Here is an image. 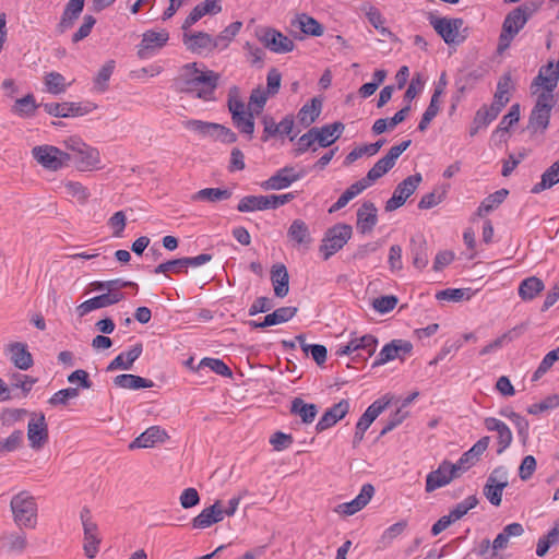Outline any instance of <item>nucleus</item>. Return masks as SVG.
Returning a JSON list of instances; mask_svg holds the SVG:
<instances>
[{"instance_id":"1","label":"nucleus","mask_w":559,"mask_h":559,"mask_svg":"<svg viewBox=\"0 0 559 559\" xmlns=\"http://www.w3.org/2000/svg\"><path fill=\"white\" fill-rule=\"evenodd\" d=\"M183 86L181 91L192 93L204 102L215 100V90L218 86L219 74L206 69H200L197 62L182 67Z\"/></svg>"},{"instance_id":"2","label":"nucleus","mask_w":559,"mask_h":559,"mask_svg":"<svg viewBox=\"0 0 559 559\" xmlns=\"http://www.w3.org/2000/svg\"><path fill=\"white\" fill-rule=\"evenodd\" d=\"M69 163L72 162L80 171L100 168V153L96 147L84 143L80 138L71 136L63 141Z\"/></svg>"},{"instance_id":"3","label":"nucleus","mask_w":559,"mask_h":559,"mask_svg":"<svg viewBox=\"0 0 559 559\" xmlns=\"http://www.w3.org/2000/svg\"><path fill=\"white\" fill-rule=\"evenodd\" d=\"M552 62L543 66L531 84V92L537 95L535 107L552 109L555 97L554 91L558 85V73L551 71Z\"/></svg>"},{"instance_id":"4","label":"nucleus","mask_w":559,"mask_h":559,"mask_svg":"<svg viewBox=\"0 0 559 559\" xmlns=\"http://www.w3.org/2000/svg\"><path fill=\"white\" fill-rule=\"evenodd\" d=\"M536 11V7L531 3H524L513 9L504 19L502 31L499 37V50L509 47L514 36L524 27L531 15Z\"/></svg>"},{"instance_id":"5","label":"nucleus","mask_w":559,"mask_h":559,"mask_svg":"<svg viewBox=\"0 0 559 559\" xmlns=\"http://www.w3.org/2000/svg\"><path fill=\"white\" fill-rule=\"evenodd\" d=\"M13 520L20 527L35 528L37 525V503L27 491L14 495L10 502Z\"/></svg>"},{"instance_id":"6","label":"nucleus","mask_w":559,"mask_h":559,"mask_svg":"<svg viewBox=\"0 0 559 559\" xmlns=\"http://www.w3.org/2000/svg\"><path fill=\"white\" fill-rule=\"evenodd\" d=\"M430 24L438 35L449 46H457L466 39L465 31H462L464 21L462 19L430 17Z\"/></svg>"},{"instance_id":"7","label":"nucleus","mask_w":559,"mask_h":559,"mask_svg":"<svg viewBox=\"0 0 559 559\" xmlns=\"http://www.w3.org/2000/svg\"><path fill=\"white\" fill-rule=\"evenodd\" d=\"M352 234V226L347 224H336L329 228L320 246V252L323 253V259L328 260L340 251L350 239Z\"/></svg>"},{"instance_id":"8","label":"nucleus","mask_w":559,"mask_h":559,"mask_svg":"<svg viewBox=\"0 0 559 559\" xmlns=\"http://www.w3.org/2000/svg\"><path fill=\"white\" fill-rule=\"evenodd\" d=\"M32 156L40 166L51 171H57L69 165L67 152L53 145L34 146Z\"/></svg>"},{"instance_id":"9","label":"nucleus","mask_w":559,"mask_h":559,"mask_svg":"<svg viewBox=\"0 0 559 559\" xmlns=\"http://www.w3.org/2000/svg\"><path fill=\"white\" fill-rule=\"evenodd\" d=\"M81 521L84 532L83 550L87 558H95L99 551V544L102 538L98 533L97 524L92 520L88 509L84 508L81 511Z\"/></svg>"},{"instance_id":"10","label":"nucleus","mask_w":559,"mask_h":559,"mask_svg":"<svg viewBox=\"0 0 559 559\" xmlns=\"http://www.w3.org/2000/svg\"><path fill=\"white\" fill-rule=\"evenodd\" d=\"M48 425L44 413H32L27 425L29 447L35 451H39L48 442Z\"/></svg>"},{"instance_id":"11","label":"nucleus","mask_w":559,"mask_h":559,"mask_svg":"<svg viewBox=\"0 0 559 559\" xmlns=\"http://www.w3.org/2000/svg\"><path fill=\"white\" fill-rule=\"evenodd\" d=\"M462 472L455 464L443 461L436 471L430 472L426 478V491L432 492L438 488L449 485L453 479L457 478Z\"/></svg>"},{"instance_id":"12","label":"nucleus","mask_w":559,"mask_h":559,"mask_svg":"<svg viewBox=\"0 0 559 559\" xmlns=\"http://www.w3.org/2000/svg\"><path fill=\"white\" fill-rule=\"evenodd\" d=\"M423 178L420 174H415L400 182L393 195L385 203V211L392 212L401 207L406 200L416 191Z\"/></svg>"},{"instance_id":"13","label":"nucleus","mask_w":559,"mask_h":559,"mask_svg":"<svg viewBox=\"0 0 559 559\" xmlns=\"http://www.w3.org/2000/svg\"><path fill=\"white\" fill-rule=\"evenodd\" d=\"M259 39L266 48L276 53L290 52L295 48V44L289 37L272 28L261 33Z\"/></svg>"},{"instance_id":"14","label":"nucleus","mask_w":559,"mask_h":559,"mask_svg":"<svg viewBox=\"0 0 559 559\" xmlns=\"http://www.w3.org/2000/svg\"><path fill=\"white\" fill-rule=\"evenodd\" d=\"M413 345L408 341L393 340L391 343L382 347L377 356L374 365H383L395 358L403 359L406 355L411 354Z\"/></svg>"},{"instance_id":"15","label":"nucleus","mask_w":559,"mask_h":559,"mask_svg":"<svg viewBox=\"0 0 559 559\" xmlns=\"http://www.w3.org/2000/svg\"><path fill=\"white\" fill-rule=\"evenodd\" d=\"M300 178L301 174H297L294 167L286 166L263 181L261 187L264 190H283Z\"/></svg>"},{"instance_id":"16","label":"nucleus","mask_w":559,"mask_h":559,"mask_svg":"<svg viewBox=\"0 0 559 559\" xmlns=\"http://www.w3.org/2000/svg\"><path fill=\"white\" fill-rule=\"evenodd\" d=\"M223 503L216 500L212 506L203 509L195 518L192 519V527L204 530L213 524L219 523L224 520Z\"/></svg>"},{"instance_id":"17","label":"nucleus","mask_w":559,"mask_h":559,"mask_svg":"<svg viewBox=\"0 0 559 559\" xmlns=\"http://www.w3.org/2000/svg\"><path fill=\"white\" fill-rule=\"evenodd\" d=\"M168 439V433L159 426H152L136 437L130 444L129 449H148L158 443H164Z\"/></svg>"},{"instance_id":"18","label":"nucleus","mask_w":559,"mask_h":559,"mask_svg":"<svg viewBox=\"0 0 559 559\" xmlns=\"http://www.w3.org/2000/svg\"><path fill=\"white\" fill-rule=\"evenodd\" d=\"M484 426L488 431L497 432L498 450L497 454H502L512 443V431L506 423L495 417L484 419Z\"/></svg>"},{"instance_id":"19","label":"nucleus","mask_w":559,"mask_h":559,"mask_svg":"<svg viewBox=\"0 0 559 559\" xmlns=\"http://www.w3.org/2000/svg\"><path fill=\"white\" fill-rule=\"evenodd\" d=\"M169 34L165 29H162L159 32L146 31L143 34L141 44L139 46V57L142 59L146 58L150 52L164 47L167 44Z\"/></svg>"},{"instance_id":"20","label":"nucleus","mask_w":559,"mask_h":559,"mask_svg":"<svg viewBox=\"0 0 559 559\" xmlns=\"http://www.w3.org/2000/svg\"><path fill=\"white\" fill-rule=\"evenodd\" d=\"M374 495V487L371 484H365L359 495L349 502L338 504L335 509L337 513L353 515L362 510Z\"/></svg>"},{"instance_id":"21","label":"nucleus","mask_w":559,"mask_h":559,"mask_svg":"<svg viewBox=\"0 0 559 559\" xmlns=\"http://www.w3.org/2000/svg\"><path fill=\"white\" fill-rule=\"evenodd\" d=\"M349 412V402L347 400H342L338 403L334 404L332 407L326 409L322 417L319 419L316 425V430L318 432H322L332 426H334L338 420L343 419L347 413Z\"/></svg>"},{"instance_id":"22","label":"nucleus","mask_w":559,"mask_h":559,"mask_svg":"<svg viewBox=\"0 0 559 559\" xmlns=\"http://www.w3.org/2000/svg\"><path fill=\"white\" fill-rule=\"evenodd\" d=\"M377 338L372 335H364L359 338L352 340L347 345L340 347L336 350L337 356L352 355L357 353L359 356V352H365L367 357H370L377 347Z\"/></svg>"},{"instance_id":"23","label":"nucleus","mask_w":559,"mask_h":559,"mask_svg":"<svg viewBox=\"0 0 559 559\" xmlns=\"http://www.w3.org/2000/svg\"><path fill=\"white\" fill-rule=\"evenodd\" d=\"M378 210L376 205L366 201L357 211V230L361 234H370L378 223Z\"/></svg>"},{"instance_id":"24","label":"nucleus","mask_w":559,"mask_h":559,"mask_svg":"<svg viewBox=\"0 0 559 559\" xmlns=\"http://www.w3.org/2000/svg\"><path fill=\"white\" fill-rule=\"evenodd\" d=\"M490 442V437L485 436L480 438L468 451L462 454L460 460L455 463L460 472L464 473L474 466L480 459L481 454L487 450Z\"/></svg>"},{"instance_id":"25","label":"nucleus","mask_w":559,"mask_h":559,"mask_svg":"<svg viewBox=\"0 0 559 559\" xmlns=\"http://www.w3.org/2000/svg\"><path fill=\"white\" fill-rule=\"evenodd\" d=\"M7 352L10 356L11 362L20 370H27L34 364L33 356L28 352L27 345L25 343H10L7 346Z\"/></svg>"},{"instance_id":"26","label":"nucleus","mask_w":559,"mask_h":559,"mask_svg":"<svg viewBox=\"0 0 559 559\" xmlns=\"http://www.w3.org/2000/svg\"><path fill=\"white\" fill-rule=\"evenodd\" d=\"M183 43L190 51L198 53H201L204 50L212 51L217 47L215 38L204 32L185 34Z\"/></svg>"},{"instance_id":"27","label":"nucleus","mask_w":559,"mask_h":559,"mask_svg":"<svg viewBox=\"0 0 559 559\" xmlns=\"http://www.w3.org/2000/svg\"><path fill=\"white\" fill-rule=\"evenodd\" d=\"M85 0H69L62 12L60 22L57 25V31L63 34L72 28L75 21L79 19L83 11Z\"/></svg>"},{"instance_id":"28","label":"nucleus","mask_w":559,"mask_h":559,"mask_svg":"<svg viewBox=\"0 0 559 559\" xmlns=\"http://www.w3.org/2000/svg\"><path fill=\"white\" fill-rule=\"evenodd\" d=\"M44 109L47 114L61 118L83 116L88 112L79 103H49L44 104Z\"/></svg>"},{"instance_id":"29","label":"nucleus","mask_w":559,"mask_h":559,"mask_svg":"<svg viewBox=\"0 0 559 559\" xmlns=\"http://www.w3.org/2000/svg\"><path fill=\"white\" fill-rule=\"evenodd\" d=\"M271 282L276 297L284 298L287 296L289 292V275L284 264L277 263L272 266Z\"/></svg>"},{"instance_id":"30","label":"nucleus","mask_w":559,"mask_h":559,"mask_svg":"<svg viewBox=\"0 0 559 559\" xmlns=\"http://www.w3.org/2000/svg\"><path fill=\"white\" fill-rule=\"evenodd\" d=\"M317 130L318 144L321 147H328L332 145L336 140L342 135L345 126L340 122H333L331 124H325L321 128L313 127Z\"/></svg>"},{"instance_id":"31","label":"nucleus","mask_w":559,"mask_h":559,"mask_svg":"<svg viewBox=\"0 0 559 559\" xmlns=\"http://www.w3.org/2000/svg\"><path fill=\"white\" fill-rule=\"evenodd\" d=\"M143 346L141 343L135 344L126 354L118 355L107 367V371H114L117 369L129 370L133 362L141 356Z\"/></svg>"},{"instance_id":"32","label":"nucleus","mask_w":559,"mask_h":559,"mask_svg":"<svg viewBox=\"0 0 559 559\" xmlns=\"http://www.w3.org/2000/svg\"><path fill=\"white\" fill-rule=\"evenodd\" d=\"M523 534L524 527L521 523L508 524L493 539L491 547L495 551L506 549L512 537H520Z\"/></svg>"},{"instance_id":"33","label":"nucleus","mask_w":559,"mask_h":559,"mask_svg":"<svg viewBox=\"0 0 559 559\" xmlns=\"http://www.w3.org/2000/svg\"><path fill=\"white\" fill-rule=\"evenodd\" d=\"M290 413L299 416L304 424L309 425L313 423L318 415V407L316 404L306 403L302 399L295 397L292 401Z\"/></svg>"},{"instance_id":"34","label":"nucleus","mask_w":559,"mask_h":559,"mask_svg":"<svg viewBox=\"0 0 559 559\" xmlns=\"http://www.w3.org/2000/svg\"><path fill=\"white\" fill-rule=\"evenodd\" d=\"M411 254L413 259V265L423 270L428 265L429 255H428V245L424 238H413L411 240Z\"/></svg>"},{"instance_id":"35","label":"nucleus","mask_w":559,"mask_h":559,"mask_svg":"<svg viewBox=\"0 0 559 559\" xmlns=\"http://www.w3.org/2000/svg\"><path fill=\"white\" fill-rule=\"evenodd\" d=\"M545 288L544 282L537 276L523 280L519 286V296L524 301L533 300Z\"/></svg>"},{"instance_id":"36","label":"nucleus","mask_w":559,"mask_h":559,"mask_svg":"<svg viewBox=\"0 0 559 559\" xmlns=\"http://www.w3.org/2000/svg\"><path fill=\"white\" fill-rule=\"evenodd\" d=\"M287 237L298 246H309L311 242L310 231L302 219H294L287 230Z\"/></svg>"},{"instance_id":"37","label":"nucleus","mask_w":559,"mask_h":559,"mask_svg":"<svg viewBox=\"0 0 559 559\" xmlns=\"http://www.w3.org/2000/svg\"><path fill=\"white\" fill-rule=\"evenodd\" d=\"M231 197V192L228 189L219 188H205L191 195L193 202H209L216 203L219 201L227 200Z\"/></svg>"},{"instance_id":"38","label":"nucleus","mask_w":559,"mask_h":559,"mask_svg":"<svg viewBox=\"0 0 559 559\" xmlns=\"http://www.w3.org/2000/svg\"><path fill=\"white\" fill-rule=\"evenodd\" d=\"M322 102L319 98L313 97L309 103L305 104L300 108L297 118L302 126L309 127L320 116Z\"/></svg>"},{"instance_id":"39","label":"nucleus","mask_w":559,"mask_h":559,"mask_svg":"<svg viewBox=\"0 0 559 559\" xmlns=\"http://www.w3.org/2000/svg\"><path fill=\"white\" fill-rule=\"evenodd\" d=\"M114 383L119 388L130 390L148 389L153 386V382L151 380L131 373L117 376L114 379Z\"/></svg>"},{"instance_id":"40","label":"nucleus","mask_w":559,"mask_h":559,"mask_svg":"<svg viewBox=\"0 0 559 559\" xmlns=\"http://www.w3.org/2000/svg\"><path fill=\"white\" fill-rule=\"evenodd\" d=\"M525 326L524 324H521L519 326H515L513 328L512 330L503 333L502 335H500L499 337H497L496 340H493L492 342H490L488 345L484 346L479 354L481 356H485V355H488L495 350H498L499 348H501L506 343H509L513 340H515L516 337H519L522 332L524 331Z\"/></svg>"},{"instance_id":"41","label":"nucleus","mask_w":559,"mask_h":559,"mask_svg":"<svg viewBox=\"0 0 559 559\" xmlns=\"http://www.w3.org/2000/svg\"><path fill=\"white\" fill-rule=\"evenodd\" d=\"M550 114L551 110L547 108H539L534 106L530 115L527 129L532 132H544L549 126Z\"/></svg>"},{"instance_id":"42","label":"nucleus","mask_w":559,"mask_h":559,"mask_svg":"<svg viewBox=\"0 0 559 559\" xmlns=\"http://www.w3.org/2000/svg\"><path fill=\"white\" fill-rule=\"evenodd\" d=\"M390 400L379 399L374 401L358 420L359 428L368 429L374 419L389 406Z\"/></svg>"},{"instance_id":"43","label":"nucleus","mask_w":559,"mask_h":559,"mask_svg":"<svg viewBox=\"0 0 559 559\" xmlns=\"http://www.w3.org/2000/svg\"><path fill=\"white\" fill-rule=\"evenodd\" d=\"M293 25L298 26L304 34L309 36L318 37L324 32L323 26L316 19L305 13L297 15Z\"/></svg>"},{"instance_id":"44","label":"nucleus","mask_w":559,"mask_h":559,"mask_svg":"<svg viewBox=\"0 0 559 559\" xmlns=\"http://www.w3.org/2000/svg\"><path fill=\"white\" fill-rule=\"evenodd\" d=\"M368 187L369 186L365 182L364 179L356 181L343 192V194L337 199V201L330 207L329 212L333 213L340 211L341 209L346 206L350 200L360 194Z\"/></svg>"},{"instance_id":"45","label":"nucleus","mask_w":559,"mask_h":559,"mask_svg":"<svg viewBox=\"0 0 559 559\" xmlns=\"http://www.w3.org/2000/svg\"><path fill=\"white\" fill-rule=\"evenodd\" d=\"M559 182V160L554 163L542 175L540 182L536 183L532 188L533 193H539L546 189H549Z\"/></svg>"},{"instance_id":"46","label":"nucleus","mask_w":559,"mask_h":559,"mask_svg":"<svg viewBox=\"0 0 559 559\" xmlns=\"http://www.w3.org/2000/svg\"><path fill=\"white\" fill-rule=\"evenodd\" d=\"M509 191L506 189H501L496 191L495 193L488 195L483 200L480 205L477 209L476 215L479 217L486 216L488 213L493 211L498 205H500L504 199L507 198Z\"/></svg>"},{"instance_id":"47","label":"nucleus","mask_w":559,"mask_h":559,"mask_svg":"<svg viewBox=\"0 0 559 559\" xmlns=\"http://www.w3.org/2000/svg\"><path fill=\"white\" fill-rule=\"evenodd\" d=\"M36 108L37 105L34 95L27 94L15 100L11 111L19 117L28 118L35 115Z\"/></svg>"},{"instance_id":"48","label":"nucleus","mask_w":559,"mask_h":559,"mask_svg":"<svg viewBox=\"0 0 559 559\" xmlns=\"http://www.w3.org/2000/svg\"><path fill=\"white\" fill-rule=\"evenodd\" d=\"M109 301L106 294H102L99 296L93 297L88 300L76 306L75 311L80 318L86 316L87 313L100 309L109 307Z\"/></svg>"},{"instance_id":"49","label":"nucleus","mask_w":559,"mask_h":559,"mask_svg":"<svg viewBox=\"0 0 559 559\" xmlns=\"http://www.w3.org/2000/svg\"><path fill=\"white\" fill-rule=\"evenodd\" d=\"M448 188V185H443L441 187L436 188L432 192L425 194L420 199L418 207L421 210H428L438 205L445 199Z\"/></svg>"},{"instance_id":"50","label":"nucleus","mask_w":559,"mask_h":559,"mask_svg":"<svg viewBox=\"0 0 559 559\" xmlns=\"http://www.w3.org/2000/svg\"><path fill=\"white\" fill-rule=\"evenodd\" d=\"M501 415L508 417L512 421V424L516 428L518 436L521 439L522 443L526 444V442L528 440V428H530L528 420L525 417H523L520 414L512 412V411L511 412L502 411Z\"/></svg>"},{"instance_id":"51","label":"nucleus","mask_w":559,"mask_h":559,"mask_svg":"<svg viewBox=\"0 0 559 559\" xmlns=\"http://www.w3.org/2000/svg\"><path fill=\"white\" fill-rule=\"evenodd\" d=\"M439 99H440V91H435L431 96L430 104L427 107V109L425 110V112L421 117V120L419 121L418 130L420 132L426 131L429 123L431 122V120L438 115V112L440 110Z\"/></svg>"},{"instance_id":"52","label":"nucleus","mask_w":559,"mask_h":559,"mask_svg":"<svg viewBox=\"0 0 559 559\" xmlns=\"http://www.w3.org/2000/svg\"><path fill=\"white\" fill-rule=\"evenodd\" d=\"M204 368H209L223 377H231L233 374L230 368L223 360L217 358H203L195 368V371L201 372Z\"/></svg>"},{"instance_id":"53","label":"nucleus","mask_w":559,"mask_h":559,"mask_svg":"<svg viewBox=\"0 0 559 559\" xmlns=\"http://www.w3.org/2000/svg\"><path fill=\"white\" fill-rule=\"evenodd\" d=\"M227 105L231 119L238 118L239 114H243L246 110L245 103L241 99L240 88L238 86H231L228 90Z\"/></svg>"},{"instance_id":"54","label":"nucleus","mask_w":559,"mask_h":559,"mask_svg":"<svg viewBox=\"0 0 559 559\" xmlns=\"http://www.w3.org/2000/svg\"><path fill=\"white\" fill-rule=\"evenodd\" d=\"M298 309L296 307H281L274 312L269 313L264 317V324L275 325L289 321Z\"/></svg>"},{"instance_id":"55","label":"nucleus","mask_w":559,"mask_h":559,"mask_svg":"<svg viewBox=\"0 0 559 559\" xmlns=\"http://www.w3.org/2000/svg\"><path fill=\"white\" fill-rule=\"evenodd\" d=\"M115 61H107L97 72L94 78V88L97 92H105L108 88L109 79L115 70Z\"/></svg>"},{"instance_id":"56","label":"nucleus","mask_w":559,"mask_h":559,"mask_svg":"<svg viewBox=\"0 0 559 559\" xmlns=\"http://www.w3.org/2000/svg\"><path fill=\"white\" fill-rule=\"evenodd\" d=\"M3 546L10 552H23L27 547V540L24 533H11L1 538Z\"/></svg>"},{"instance_id":"57","label":"nucleus","mask_w":559,"mask_h":559,"mask_svg":"<svg viewBox=\"0 0 559 559\" xmlns=\"http://www.w3.org/2000/svg\"><path fill=\"white\" fill-rule=\"evenodd\" d=\"M242 23L239 21L233 22L229 24L224 31L219 33L215 38V44H217L218 49H225L228 47L229 43L234 39V37L239 33Z\"/></svg>"},{"instance_id":"58","label":"nucleus","mask_w":559,"mask_h":559,"mask_svg":"<svg viewBox=\"0 0 559 559\" xmlns=\"http://www.w3.org/2000/svg\"><path fill=\"white\" fill-rule=\"evenodd\" d=\"M265 203L264 195H247L239 201L237 210L239 212L264 211Z\"/></svg>"},{"instance_id":"59","label":"nucleus","mask_w":559,"mask_h":559,"mask_svg":"<svg viewBox=\"0 0 559 559\" xmlns=\"http://www.w3.org/2000/svg\"><path fill=\"white\" fill-rule=\"evenodd\" d=\"M392 168L393 165L383 156L369 169L367 176L362 179L368 186H371L372 182L381 178Z\"/></svg>"},{"instance_id":"60","label":"nucleus","mask_w":559,"mask_h":559,"mask_svg":"<svg viewBox=\"0 0 559 559\" xmlns=\"http://www.w3.org/2000/svg\"><path fill=\"white\" fill-rule=\"evenodd\" d=\"M210 139L225 144H230L236 142L237 134L231 129L214 122Z\"/></svg>"},{"instance_id":"61","label":"nucleus","mask_w":559,"mask_h":559,"mask_svg":"<svg viewBox=\"0 0 559 559\" xmlns=\"http://www.w3.org/2000/svg\"><path fill=\"white\" fill-rule=\"evenodd\" d=\"M45 85L51 94H61L67 90L66 79L61 73L49 72L45 75Z\"/></svg>"},{"instance_id":"62","label":"nucleus","mask_w":559,"mask_h":559,"mask_svg":"<svg viewBox=\"0 0 559 559\" xmlns=\"http://www.w3.org/2000/svg\"><path fill=\"white\" fill-rule=\"evenodd\" d=\"M67 195L76 199L80 203L84 204L90 198V191L81 182L67 181L63 183Z\"/></svg>"},{"instance_id":"63","label":"nucleus","mask_w":559,"mask_h":559,"mask_svg":"<svg viewBox=\"0 0 559 559\" xmlns=\"http://www.w3.org/2000/svg\"><path fill=\"white\" fill-rule=\"evenodd\" d=\"M559 360V347L550 350L540 361L538 368L535 370L532 380L537 381L542 378L551 367L552 365Z\"/></svg>"},{"instance_id":"64","label":"nucleus","mask_w":559,"mask_h":559,"mask_svg":"<svg viewBox=\"0 0 559 559\" xmlns=\"http://www.w3.org/2000/svg\"><path fill=\"white\" fill-rule=\"evenodd\" d=\"M234 124L239 129V131L243 134L252 136L254 132V120L253 112L245 110L243 114H239L238 118L231 119Z\"/></svg>"}]
</instances>
